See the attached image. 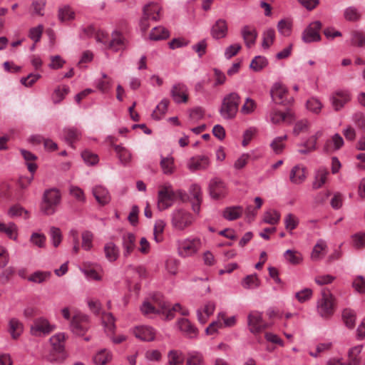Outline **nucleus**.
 <instances>
[{
  "label": "nucleus",
  "instance_id": "1",
  "mask_svg": "<svg viewBox=\"0 0 365 365\" xmlns=\"http://www.w3.org/2000/svg\"><path fill=\"white\" fill-rule=\"evenodd\" d=\"M240 96L236 92H231L224 96L219 109L221 117L225 120L234 119L239 110Z\"/></svg>",
  "mask_w": 365,
  "mask_h": 365
},
{
  "label": "nucleus",
  "instance_id": "2",
  "mask_svg": "<svg viewBox=\"0 0 365 365\" xmlns=\"http://www.w3.org/2000/svg\"><path fill=\"white\" fill-rule=\"evenodd\" d=\"M171 225L178 231H184L191 227L195 222V217L189 211L183 208L175 209L170 215Z\"/></svg>",
  "mask_w": 365,
  "mask_h": 365
},
{
  "label": "nucleus",
  "instance_id": "3",
  "mask_svg": "<svg viewBox=\"0 0 365 365\" xmlns=\"http://www.w3.org/2000/svg\"><path fill=\"white\" fill-rule=\"evenodd\" d=\"M61 195L58 190L51 188L45 190L41 203V211L46 215L54 214L61 202Z\"/></svg>",
  "mask_w": 365,
  "mask_h": 365
},
{
  "label": "nucleus",
  "instance_id": "4",
  "mask_svg": "<svg viewBox=\"0 0 365 365\" xmlns=\"http://www.w3.org/2000/svg\"><path fill=\"white\" fill-rule=\"evenodd\" d=\"M178 254L182 258L195 255L202 247V241L197 237H189L177 242Z\"/></svg>",
  "mask_w": 365,
  "mask_h": 365
},
{
  "label": "nucleus",
  "instance_id": "5",
  "mask_svg": "<svg viewBox=\"0 0 365 365\" xmlns=\"http://www.w3.org/2000/svg\"><path fill=\"white\" fill-rule=\"evenodd\" d=\"M334 296L329 290L323 289L322 297L317 302V312L323 318H328L334 314Z\"/></svg>",
  "mask_w": 365,
  "mask_h": 365
},
{
  "label": "nucleus",
  "instance_id": "6",
  "mask_svg": "<svg viewBox=\"0 0 365 365\" xmlns=\"http://www.w3.org/2000/svg\"><path fill=\"white\" fill-rule=\"evenodd\" d=\"M176 195L182 198L185 195L182 190L175 192L171 185L163 186L158 192V207L160 210H165L171 207L175 201Z\"/></svg>",
  "mask_w": 365,
  "mask_h": 365
},
{
  "label": "nucleus",
  "instance_id": "7",
  "mask_svg": "<svg viewBox=\"0 0 365 365\" xmlns=\"http://www.w3.org/2000/svg\"><path fill=\"white\" fill-rule=\"evenodd\" d=\"M161 7L155 3H149L143 8V15L140 20V27L143 31H147L150 26L149 21H157L160 19Z\"/></svg>",
  "mask_w": 365,
  "mask_h": 365
},
{
  "label": "nucleus",
  "instance_id": "8",
  "mask_svg": "<svg viewBox=\"0 0 365 365\" xmlns=\"http://www.w3.org/2000/svg\"><path fill=\"white\" fill-rule=\"evenodd\" d=\"M56 327L49 321L43 317H37L34 319L30 326V334L36 337H43L51 333Z\"/></svg>",
  "mask_w": 365,
  "mask_h": 365
},
{
  "label": "nucleus",
  "instance_id": "9",
  "mask_svg": "<svg viewBox=\"0 0 365 365\" xmlns=\"http://www.w3.org/2000/svg\"><path fill=\"white\" fill-rule=\"evenodd\" d=\"M351 100L350 92L344 89H338L329 96L330 103L334 111L341 110Z\"/></svg>",
  "mask_w": 365,
  "mask_h": 365
},
{
  "label": "nucleus",
  "instance_id": "10",
  "mask_svg": "<svg viewBox=\"0 0 365 365\" xmlns=\"http://www.w3.org/2000/svg\"><path fill=\"white\" fill-rule=\"evenodd\" d=\"M247 324L251 333L257 334L267 329L269 326L262 319V313L252 311L247 316Z\"/></svg>",
  "mask_w": 365,
  "mask_h": 365
},
{
  "label": "nucleus",
  "instance_id": "11",
  "mask_svg": "<svg viewBox=\"0 0 365 365\" xmlns=\"http://www.w3.org/2000/svg\"><path fill=\"white\" fill-rule=\"evenodd\" d=\"M88 327V316L80 312L73 315L70 323V328L73 334L79 336L83 335Z\"/></svg>",
  "mask_w": 365,
  "mask_h": 365
},
{
  "label": "nucleus",
  "instance_id": "12",
  "mask_svg": "<svg viewBox=\"0 0 365 365\" xmlns=\"http://www.w3.org/2000/svg\"><path fill=\"white\" fill-rule=\"evenodd\" d=\"M271 97L276 103L288 105L293 101V98L288 99V91L284 85L275 83L270 90Z\"/></svg>",
  "mask_w": 365,
  "mask_h": 365
},
{
  "label": "nucleus",
  "instance_id": "13",
  "mask_svg": "<svg viewBox=\"0 0 365 365\" xmlns=\"http://www.w3.org/2000/svg\"><path fill=\"white\" fill-rule=\"evenodd\" d=\"M319 21L312 22L303 31L302 40L305 43L319 41L321 39L319 31L322 29Z\"/></svg>",
  "mask_w": 365,
  "mask_h": 365
},
{
  "label": "nucleus",
  "instance_id": "14",
  "mask_svg": "<svg viewBox=\"0 0 365 365\" xmlns=\"http://www.w3.org/2000/svg\"><path fill=\"white\" fill-rule=\"evenodd\" d=\"M179 330L187 338L195 339L197 337L199 331L190 321L185 318H181L177 322Z\"/></svg>",
  "mask_w": 365,
  "mask_h": 365
},
{
  "label": "nucleus",
  "instance_id": "15",
  "mask_svg": "<svg viewBox=\"0 0 365 365\" xmlns=\"http://www.w3.org/2000/svg\"><path fill=\"white\" fill-rule=\"evenodd\" d=\"M228 33L227 23L225 19H219L212 26L210 29L211 36L216 40L224 38Z\"/></svg>",
  "mask_w": 365,
  "mask_h": 365
},
{
  "label": "nucleus",
  "instance_id": "16",
  "mask_svg": "<svg viewBox=\"0 0 365 365\" xmlns=\"http://www.w3.org/2000/svg\"><path fill=\"white\" fill-rule=\"evenodd\" d=\"M161 311L163 314L165 316V318L168 320L172 319L175 316V312H179L183 316L189 315V311L187 309L182 307V306L177 303L173 307L168 302H163L160 304Z\"/></svg>",
  "mask_w": 365,
  "mask_h": 365
},
{
  "label": "nucleus",
  "instance_id": "17",
  "mask_svg": "<svg viewBox=\"0 0 365 365\" xmlns=\"http://www.w3.org/2000/svg\"><path fill=\"white\" fill-rule=\"evenodd\" d=\"M187 92V86L184 83H178L173 86L170 94L175 103H186L188 99Z\"/></svg>",
  "mask_w": 365,
  "mask_h": 365
},
{
  "label": "nucleus",
  "instance_id": "18",
  "mask_svg": "<svg viewBox=\"0 0 365 365\" xmlns=\"http://www.w3.org/2000/svg\"><path fill=\"white\" fill-rule=\"evenodd\" d=\"M136 247V238L134 234L124 233L122 236V247L123 257H128L134 251Z\"/></svg>",
  "mask_w": 365,
  "mask_h": 365
},
{
  "label": "nucleus",
  "instance_id": "19",
  "mask_svg": "<svg viewBox=\"0 0 365 365\" xmlns=\"http://www.w3.org/2000/svg\"><path fill=\"white\" fill-rule=\"evenodd\" d=\"M112 39L108 43L107 48L111 49L117 52L121 49H124L126 46V39L122 33L118 30L112 32Z\"/></svg>",
  "mask_w": 365,
  "mask_h": 365
},
{
  "label": "nucleus",
  "instance_id": "20",
  "mask_svg": "<svg viewBox=\"0 0 365 365\" xmlns=\"http://www.w3.org/2000/svg\"><path fill=\"white\" fill-rule=\"evenodd\" d=\"M133 333L135 336L140 340L151 341L155 338V331L148 326H139L133 329Z\"/></svg>",
  "mask_w": 365,
  "mask_h": 365
},
{
  "label": "nucleus",
  "instance_id": "21",
  "mask_svg": "<svg viewBox=\"0 0 365 365\" xmlns=\"http://www.w3.org/2000/svg\"><path fill=\"white\" fill-rule=\"evenodd\" d=\"M307 178V168L302 165H296L290 170L289 180L295 185L303 183Z\"/></svg>",
  "mask_w": 365,
  "mask_h": 365
},
{
  "label": "nucleus",
  "instance_id": "22",
  "mask_svg": "<svg viewBox=\"0 0 365 365\" xmlns=\"http://www.w3.org/2000/svg\"><path fill=\"white\" fill-rule=\"evenodd\" d=\"M215 303L214 302H207L202 308L197 310V320L200 324H205L209 317L213 314L215 309Z\"/></svg>",
  "mask_w": 365,
  "mask_h": 365
},
{
  "label": "nucleus",
  "instance_id": "23",
  "mask_svg": "<svg viewBox=\"0 0 365 365\" xmlns=\"http://www.w3.org/2000/svg\"><path fill=\"white\" fill-rule=\"evenodd\" d=\"M80 269L89 279L98 281L101 279V275L99 272L101 268L98 264H91L89 262H84Z\"/></svg>",
  "mask_w": 365,
  "mask_h": 365
},
{
  "label": "nucleus",
  "instance_id": "24",
  "mask_svg": "<svg viewBox=\"0 0 365 365\" xmlns=\"http://www.w3.org/2000/svg\"><path fill=\"white\" fill-rule=\"evenodd\" d=\"M210 195L214 199H219L225 193V183L218 178L210 180L209 185Z\"/></svg>",
  "mask_w": 365,
  "mask_h": 365
},
{
  "label": "nucleus",
  "instance_id": "25",
  "mask_svg": "<svg viewBox=\"0 0 365 365\" xmlns=\"http://www.w3.org/2000/svg\"><path fill=\"white\" fill-rule=\"evenodd\" d=\"M329 173L324 167H321L315 171L314 180L312 182V188L317 190L322 187L328 180Z\"/></svg>",
  "mask_w": 365,
  "mask_h": 365
},
{
  "label": "nucleus",
  "instance_id": "26",
  "mask_svg": "<svg viewBox=\"0 0 365 365\" xmlns=\"http://www.w3.org/2000/svg\"><path fill=\"white\" fill-rule=\"evenodd\" d=\"M120 164L128 165L132 160L130 151L122 145H112Z\"/></svg>",
  "mask_w": 365,
  "mask_h": 365
},
{
  "label": "nucleus",
  "instance_id": "27",
  "mask_svg": "<svg viewBox=\"0 0 365 365\" xmlns=\"http://www.w3.org/2000/svg\"><path fill=\"white\" fill-rule=\"evenodd\" d=\"M210 164L208 157L205 155H197L192 158L188 162L187 167L192 170H204L206 169Z\"/></svg>",
  "mask_w": 365,
  "mask_h": 365
},
{
  "label": "nucleus",
  "instance_id": "28",
  "mask_svg": "<svg viewBox=\"0 0 365 365\" xmlns=\"http://www.w3.org/2000/svg\"><path fill=\"white\" fill-rule=\"evenodd\" d=\"M189 192L192 197V210L198 214L200 210L201 198V188L198 185L193 184L190 187Z\"/></svg>",
  "mask_w": 365,
  "mask_h": 365
},
{
  "label": "nucleus",
  "instance_id": "29",
  "mask_svg": "<svg viewBox=\"0 0 365 365\" xmlns=\"http://www.w3.org/2000/svg\"><path fill=\"white\" fill-rule=\"evenodd\" d=\"M92 192L96 201L101 205L108 204L110 200L108 190L101 185L94 187Z\"/></svg>",
  "mask_w": 365,
  "mask_h": 365
},
{
  "label": "nucleus",
  "instance_id": "30",
  "mask_svg": "<svg viewBox=\"0 0 365 365\" xmlns=\"http://www.w3.org/2000/svg\"><path fill=\"white\" fill-rule=\"evenodd\" d=\"M8 331L13 339H17L23 333L24 325L16 318H11L9 321Z\"/></svg>",
  "mask_w": 365,
  "mask_h": 365
},
{
  "label": "nucleus",
  "instance_id": "31",
  "mask_svg": "<svg viewBox=\"0 0 365 365\" xmlns=\"http://www.w3.org/2000/svg\"><path fill=\"white\" fill-rule=\"evenodd\" d=\"M241 34L248 48L252 47L255 43L257 33L254 28L245 26L242 29Z\"/></svg>",
  "mask_w": 365,
  "mask_h": 365
},
{
  "label": "nucleus",
  "instance_id": "32",
  "mask_svg": "<svg viewBox=\"0 0 365 365\" xmlns=\"http://www.w3.org/2000/svg\"><path fill=\"white\" fill-rule=\"evenodd\" d=\"M270 121L274 124H280L284 121L291 123L293 120V115L289 113H283L277 110H272L270 114Z\"/></svg>",
  "mask_w": 365,
  "mask_h": 365
},
{
  "label": "nucleus",
  "instance_id": "33",
  "mask_svg": "<svg viewBox=\"0 0 365 365\" xmlns=\"http://www.w3.org/2000/svg\"><path fill=\"white\" fill-rule=\"evenodd\" d=\"M106 258L110 262L116 261L119 257L120 251L115 244L112 242H107L103 247Z\"/></svg>",
  "mask_w": 365,
  "mask_h": 365
},
{
  "label": "nucleus",
  "instance_id": "34",
  "mask_svg": "<svg viewBox=\"0 0 365 365\" xmlns=\"http://www.w3.org/2000/svg\"><path fill=\"white\" fill-rule=\"evenodd\" d=\"M327 245L324 240L320 239L314 245L311 257L314 261L322 259L327 253Z\"/></svg>",
  "mask_w": 365,
  "mask_h": 365
},
{
  "label": "nucleus",
  "instance_id": "35",
  "mask_svg": "<svg viewBox=\"0 0 365 365\" xmlns=\"http://www.w3.org/2000/svg\"><path fill=\"white\" fill-rule=\"evenodd\" d=\"M0 232L5 234L11 240H17L18 227L14 222L6 224L0 222Z\"/></svg>",
  "mask_w": 365,
  "mask_h": 365
},
{
  "label": "nucleus",
  "instance_id": "36",
  "mask_svg": "<svg viewBox=\"0 0 365 365\" xmlns=\"http://www.w3.org/2000/svg\"><path fill=\"white\" fill-rule=\"evenodd\" d=\"M66 336L64 333H57L50 338V343L53 350L61 353L64 350Z\"/></svg>",
  "mask_w": 365,
  "mask_h": 365
},
{
  "label": "nucleus",
  "instance_id": "37",
  "mask_svg": "<svg viewBox=\"0 0 365 365\" xmlns=\"http://www.w3.org/2000/svg\"><path fill=\"white\" fill-rule=\"evenodd\" d=\"M169 100L163 99L156 106L155 109L152 113V118L156 120H160L168 110L169 105Z\"/></svg>",
  "mask_w": 365,
  "mask_h": 365
},
{
  "label": "nucleus",
  "instance_id": "38",
  "mask_svg": "<svg viewBox=\"0 0 365 365\" xmlns=\"http://www.w3.org/2000/svg\"><path fill=\"white\" fill-rule=\"evenodd\" d=\"M64 138L71 146L73 143L78 140L81 136V132L75 128H67L63 130Z\"/></svg>",
  "mask_w": 365,
  "mask_h": 365
},
{
  "label": "nucleus",
  "instance_id": "39",
  "mask_svg": "<svg viewBox=\"0 0 365 365\" xmlns=\"http://www.w3.org/2000/svg\"><path fill=\"white\" fill-rule=\"evenodd\" d=\"M350 43L354 46H365V34L359 30H354L350 33Z\"/></svg>",
  "mask_w": 365,
  "mask_h": 365
},
{
  "label": "nucleus",
  "instance_id": "40",
  "mask_svg": "<svg viewBox=\"0 0 365 365\" xmlns=\"http://www.w3.org/2000/svg\"><path fill=\"white\" fill-rule=\"evenodd\" d=\"M324 107L322 101L317 97H312L309 98L306 102V108L307 109L314 113V114H319Z\"/></svg>",
  "mask_w": 365,
  "mask_h": 365
},
{
  "label": "nucleus",
  "instance_id": "41",
  "mask_svg": "<svg viewBox=\"0 0 365 365\" xmlns=\"http://www.w3.org/2000/svg\"><path fill=\"white\" fill-rule=\"evenodd\" d=\"M344 139L338 133L334 134L331 138L326 143V149L327 151L337 150L344 145Z\"/></svg>",
  "mask_w": 365,
  "mask_h": 365
},
{
  "label": "nucleus",
  "instance_id": "42",
  "mask_svg": "<svg viewBox=\"0 0 365 365\" xmlns=\"http://www.w3.org/2000/svg\"><path fill=\"white\" fill-rule=\"evenodd\" d=\"M242 211L240 206L229 207L223 211L222 215L227 220H235L242 215Z\"/></svg>",
  "mask_w": 365,
  "mask_h": 365
},
{
  "label": "nucleus",
  "instance_id": "43",
  "mask_svg": "<svg viewBox=\"0 0 365 365\" xmlns=\"http://www.w3.org/2000/svg\"><path fill=\"white\" fill-rule=\"evenodd\" d=\"M160 167L164 174L171 175L175 171L174 159L171 156L162 157Z\"/></svg>",
  "mask_w": 365,
  "mask_h": 365
},
{
  "label": "nucleus",
  "instance_id": "44",
  "mask_svg": "<svg viewBox=\"0 0 365 365\" xmlns=\"http://www.w3.org/2000/svg\"><path fill=\"white\" fill-rule=\"evenodd\" d=\"M112 359V354L107 349L99 351L93 357V361L96 365H105Z\"/></svg>",
  "mask_w": 365,
  "mask_h": 365
},
{
  "label": "nucleus",
  "instance_id": "45",
  "mask_svg": "<svg viewBox=\"0 0 365 365\" xmlns=\"http://www.w3.org/2000/svg\"><path fill=\"white\" fill-rule=\"evenodd\" d=\"M363 349V345H357L351 347L348 351V360L351 361L353 365H359L361 362L359 354Z\"/></svg>",
  "mask_w": 365,
  "mask_h": 365
},
{
  "label": "nucleus",
  "instance_id": "46",
  "mask_svg": "<svg viewBox=\"0 0 365 365\" xmlns=\"http://www.w3.org/2000/svg\"><path fill=\"white\" fill-rule=\"evenodd\" d=\"M168 30L163 26L153 28L150 34V38L154 41L165 39L169 37Z\"/></svg>",
  "mask_w": 365,
  "mask_h": 365
},
{
  "label": "nucleus",
  "instance_id": "47",
  "mask_svg": "<svg viewBox=\"0 0 365 365\" xmlns=\"http://www.w3.org/2000/svg\"><path fill=\"white\" fill-rule=\"evenodd\" d=\"M165 302V301H160L158 302V307L156 306L153 305L148 302H145L140 307L141 312L145 315H148L150 314H162L160 304Z\"/></svg>",
  "mask_w": 365,
  "mask_h": 365
},
{
  "label": "nucleus",
  "instance_id": "48",
  "mask_svg": "<svg viewBox=\"0 0 365 365\" xmlns=\"http://www.w3.org/2000/svg\"><path fill=\"white\" fill-rule=\"evenodd\" d=\"M51 276V272L48 271H36L31 274L28 280L34 283H42L48 280Z\"/></svg>",
  "mask_w": 365,
  "mask_h": 365
},
{
  "label": "nucleus",
  "instance_id": "49",
  "mask_svg": "<svg viewBox=\"0 0 365 365\" xmlns=\"http://www.w3.org/2000/svg\"><path fill=\"white\" fill-rule=\"evenodd\" d=\"M284 257L285 259L292 264H299L302 261V255L296 250H287Z\"/></svg>",
  "mask_w": 365,
  "mask_h": 365
},
{
  "label": "nucleus",
  "instance_id": "50",
  "mask_svg": "<svg viewBox=\"0 0 365 365\" xmlns=\"http://www.w3.org/2000/svg\"><path fill=\"white\" fill-rule=\"evenodd\" d=\"M342 319L345 325L348 328L352 329L354 327L356 322V314L353 310L350 309H344L342 312Z\"/></svg>",
  "mask_w": 365,
  "mask_h": 365
},
{
  "label": "nucleus",
  "instance_id": "51",
  "mask_svg": "<svg viewBox=\"0 0 365 365\" xmlns=\"http://www.w3.org/2000/svg\"><path fill=\"white\" fill-rule=\"evenodd\" d=\"M287 139V135L276 137L270 143V147L276 154L281 153L285 148L284 141Z\"/></svg>",
  "mask_w": 365,
  "mask_h": 365
},
{
  "label": "nucleus",
  "instance_id": "52",
  "mask_svg": "<svg viewBox=\"0 0 365 365\" xmlns=\"http://www.w3.org/2000/svg\"><path fill=\"white\" fill-rule=\"evenodd\" d=\"M102 323L105 327L106 331L113 333L115 328V318L111 313L103 314Z\"/></svg>",
  "mask_w": 365,
  "mask_h": 365
},
{
  "label": "nucleus",
  "instance_id": "53",
  "mask_svg": "<svg viewBox=\"0 0 365 365\" xmlns=\"http://www.w3.org/2000/svg\"><path fill=\"white\" fill-rule=\"evenodd\" d=\"M70 89L67 86H58L53 93L52 100L54 103H60L69 93Z\"/></svg>",
  "mask_w": 365,
  "mask_h": 365
},
{
  "label": "nucleus",
  "instance_id": "54",
  "mask_svg": "<svg viewBox=\"0 0 365 365\" xmlns=\"http://www.w3.org/2000/svg\"><path fill=\"white\" fill-rule=\"evenodd\" d=\"M275 38V31L273 29H267L263 32L262 46L267 49L273 43Z\"/></svg>",
  "mask_w": 365,
  "mask_h": 365
},
{
  "label": "nucleus",
  "instance_id": "55",
  "mask_svg": "<svg viewBox=\"0 0 365 365\" xmlns=\"http://www.w3.org/2000/svg\"><path fill=\"white\" fill-rule=\"evenodd\" d=\"M58 19L61 21L73 20L75 13L69 6H63L58 9Z\"/></svg>",
  "mask_w": 365,
  "mask_h": 365
},
{
  "label": "nucleus",
  "instance_id": "56",
  "mask_svg": "<svg viewBox=\"0 0 365 365\" xmlns=\"http://www.w3.org/2000/svg\"><path fill=\"white\" fill-rule=\"evenodd\" d=\"M361 14L354 6H349L344 11V17L349 21H357L361 19Z\"/></svg>",
  "mask_w": 365,
  "mask_h": 365
},
{
  "label": "nucleus",
  "instance_id": "57",
  "mask_svg": "<svg viewBox=\"0 0 365 365\" xmlns=\"http://www.w3.org/2000/svg\"><path fill=\"white\" fill-rule=\"evenodd\" d=\"M268 64L267 60L265 57L262 56H255L250 63V68L255 71H259L265 68Z\"/></svg>",
  "mask_w": 365,
  "mask_h": 365
},
{
  "label": "nucleus",
  "instance_id": "58",
  "mask_svg": "<svg viewBox=\"0 0 365 365\" xmlns=\"http://www.w3.org/2000/svg\"><path fill=\"white\" fill-rule=\"evenodd\" d=\"M168 357L169 365H181L184 361L182 353L179 351L172 350L169 351Z\"/></svg>",
  "mask_w": 365,
  "mask_h": 365
},
{
  "label": "nucleus",
  "instance_id": "59",
  "mask_svg": "<svg viewBox=\"0 0 365 365\" xmlns=\"http://www.w3.org/2000/svg\"><path fill=\"white\" fill-rule=\"evenodd\" d=\"M30 242L38 248L45 247L46 237L44 234L39 232H34L30 237Z\"/></svg>",
  "mask_w": 365,
  "mask_h": 365
},
{
  "label": "nucleus",
  "instance_id": "60",
  "mask_svg": "<svg viewBox=\"0 0 365 365\" xmlns=\"http://www.w3.org/2000/svg\"><path fill=\"white\" fill-rule=\"evenodd\" d=\"M351 120L359 130L365 133V114L363 112L354 113L351 116Z\"/></svg>",
  "mask_w": 365,
  "mask_h": 365
},
{
  "label": "nucleus",
  "instance_id": "61",
  "mask_svg": "<svg viewBox=\"0 0 365 365\" xmlns=\"http://www.w3.org/2000/svg\"><path fill=\"white\" fill-rule=\"evenodd\" d=\"M242 285L245 289H255L259 285V280L256 274L247 275L242 281Z\"/></svg>",
  "mask_w": 365,
  "mask_h": 365
},
{
  "label": "nucleus",
  "instance_id": "62",
  "mask_svg": "<svg viewBox=\"0 0 365 365\" xmlns=\"http://www.w3.org/2000/svg\"><path fill=\"white\" fill-rule=\"evenodd\" d=\"M280 220V213L277 210H269L264 214V222L274 225H277Z\"/></svg>",
  "mask_w": 365,
  "mask_h": 365
},
{
  "label": "nucleus",
  "instance_id": "63",
  "mask_svg": "<svg viewBox=\"0 0 365 365\" xmlns=\"http://www.w3.org/2000/svg\"><path fill=\"white\" fill-rule=\"evenodd\" d=\"M165 227V222L163 220H156L153 229L154 240L155 242H160L163 240L162 234L164 231Z\"/></svg>",
  "mask_w": 365,
  "mask_h": 365
},
{
  "label": "nucleus",
  "instance_id": "64",
  "mask_svg": "<svg viewBox=\"0 0 365 365\" xmlns=\"http://www.w3.org/2000/svg\"><path fill=\"white\" fill-rule=\"evenodd\" d=\"M299 224V219L292 213L287 214L284 217L285 228L292 232L297 227Z\"/></svg>",
  "mask_w": 365,
  "mask_h": 365
}]
</instances>
